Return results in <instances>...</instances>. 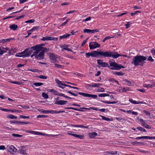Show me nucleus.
I'll use <instances>...</instances> for the list:
<instances>
[{
    "mask_svg": "<svg viewBox=\"0 0 155 155\" xmlns=\"http://www.w3.org/2000/svg\"><path fill=\"white\" fill-rule=\"evenodd\" d=\"M12 136L14 137H22V135H20L18 134H12Z\"/></svg>",
    "mask_w": 155,
    "mask_h": 155,
    "instance_id": "obj_58",
    "label": "nucleus"
},
{
    "mask_svg": "<svg viewBox=\"0 0 155 155\" xmlns=\"http://www.w3.org/2000/svg\"><path fill=\"white\" fill-rule=\"evenodd\" d=\"M110 67H112L110 68L111 70H119L121 68H124L125 67L121 64H119L115 62H112L109 61Z\"/></svg>",
    "mask_w": 155,
    "mask_h": 155,
    "instance_id": "obj_3",
    "label": "nucleus"
},
{
    "mask_svg": "<svg viewBox=\"0 0 155 155\" xmlns=\"http://www.w3.org/2000/svg\"><path fill=\"white\" fill-rule=\"evenodd\" d=\"M109 81L112 82H116L117 84H119L118 82L117 81L115 80L113 78H111L109 80Z\"/></svg>",
    "mask_w": 155,
    "mask_h": 155,
    "instance_id": "obj_49",
    "label": "nucleus"
},
{
    "mask_svg": "<svg viewBox=\"0 0 155 155\" xmlns=\"http://www.w3.org/2000/svg\"><path fill=\"white\" fill-rule=\"evenodd\" d=\"M7 118H8L11 119H17L18 117L16 116H15L12 114L8 115L7 116Z\"/></svg>",
    "mask_w": 155,
    "mask_h": 155,
    "instance_id": "obj_26",
    "label": "nucleus"
},
{
    "mask_svg": "<svg viewBox=\"0 0 155 155\" xmlns=\"http://www.w3.org/2000/svg\"><path fill=\"white\" fill-rule=\"evenodd\" d=\"M102 85L100 83H92V84H87L86 85L87 87H99Z\"/></svg>",
    "mask_w": 155,
    "mask_h": 155,
    "instance_id": "obj_12",
    "label": "nucleus"
},
{
    "mask_svg": "<svg viewBox=\"0 0 155 155\" xmlns=\"http://www.w3.org/2000/svg\"><path fill=\"white\" fill-rule=\"evenodd\" d=\"M120 56V54L117 52H114L110 51H101V57H112L114 58H116Z\"/></svg>",
    "mask_w": 155,
    "mask_h": 155,
    "instance_id": "obj_2",
    "label": "nucleus"
},
{
    "mask_svg": "<svg viewBox=\"0 0 155 155\" xmlns=\"http://www.w3.org/2000/svg\"><path fill=\"white\" fill-rule=\"evenodd\" d=\"M11 123H14L15 124H20L21 123V121H15V120H12L10 121Z\"/></svg>",
    "mask_w": 155,
    "mask_h": 155,
    "instance_id": "obj_35",
    "label": "nucleus"
},
{
    "mask_svg": "<svg viewBox=\"0 0 155 155\" xmlns=\"http://www.w3.org/2000/svg\"><path fill=\"white\" fill-rule=\"evenodd\" d=\"M29 48H28L26 49L24 51L22 52L21 53H20L19 54H21L22 55H24L25 54H26L27 52H28V50H29Z\"/></svg>",
    "mask_w": 155,
    "mask_h": 155,
    "instance_id": "obj_32",
    "label": "nucleus"
},
{
    "mask_svg": "<svg viewBox=\"0 0 155 155\" xmlns=\"http://www.w3.org/2000/svg\"><path fill=\"white\" fill-rule=\"evenodd\" d=\"M77 93L79 94L82 95L85 97H91L93 99H96L97 97V96L95 94H90L81 92Z\"/></svg>",
    "mask_w": 155,
    "mask_h": 155,
    "instance_id": "obj_5",
    "label": "nucleus"
},
{
    "mask_svg": "<svg viewBox=\"0 0 155 155\" xmlns=\"http://www.w3.org/2000/svg\"><path fill=\"white\" fill-rule=\"evenodd\" d=\"M16 51L15 50H14L13 49H10L9 52V53L10 54H12L14 53H15Z\"/></svg>",
    "mask_w": 155,
    "mask_h": 155,
    "instance_id": "obj_61",
    "label": "nucleus"
},
{
    "mask_svg": "<svg viewBox=\"0 0 155 155\" xmlns=\"http://www.w3.org/2000/svg\"><path fill=\"white\" fill-rule=\"evenodd\" d=\"M48 117V116L44 115H38L37 116V118H46Z\"/></svg>",
    "mask_w": 155,
    "mask_h": 155,
    "instance_id": "obj_42",
    "label": "nucleus"
},
{
    "mask_svg": "<svg viewBox=\"0 0 155 155\" xmlns=\"http://www.w3.org/2000/svg\"><path fill=\"white\" fill-rule=\"evenodd\" d=\"M30 133L36 135L39 134H41V133L39 132L35 131H30Z\"/></svg>",
    "mask_w": 155,
    "mask_h": 155,
    "instance_id": "obj_53",
    "label": "nucleus"
},
{
    "mask_svg": "<svg viewBox=\"0 0 155 155\" xmlns=\"http://www.w3.org/2000/svg\"><path fill=\"white\" fill-rule=\"evenodd\" d=\"M124 81L125 82L126 84H127V85L129 86H131L132 85V83L131 81L126 79L124 80Z\"/></svg>",
    "mask_w": 155,
    "mask_h": 155,
    "instance_id": "obj_30",
    "label": "nucleus"
},
{
    "mask_svg": "<svg viewBox=\"0 0 155 155\" xmlns=\"http://www.w3.org/2000/svg\"><path fill=\"white\" fill-rule=\"evenodd\" d=\"M91 56L94 57L98 58L101 56V51H95L91 52Z\"/></svg>",
    "mask_w": 155,
    "mask_h": 155,
    "instance_id": "obj_10",
    "label": "nucleus"
},
{
    "mask_svg": "<svg viewBox=\"0 0 155 155\" xmlns=\"http://www.w3.org/2000/svg\"><path fill=\"white\" fill-rule=\"evenodd\" d=\"M143 86L147 88H151L152 87V85L151 84H143Z\"/></svg>",
    "mask_w": 155,
    "mask_h": 155,
    "instance_id": "obj_31",
    "label": "nucleus"
},
{
    "mask_svg": "<svg viewBox=\"0 0 155 155\" xmlns=\"http://www.w3.org/2000/svg\"><path fill=\"white\" fill-rule=\"evenodd\" d=\"M8 50V48H5L2 47H0V55H2L4 53L7 52V51Z\"/></svg>",
    "mask_w": 155,
    "mask_h": 155,
    "instance_id": "obj_15",
    "label": "nucleus"
},
{
    "mask_svg": "<svg viewBox=\"0 0 155 155\" xmlns=\"http://www.w3.org/2000/svg\"><path fill=\"white\" fill-rule=\"evenodd\" d=\"M67 92L71 94L72 95H73L74 96H78V95L77 94H76L73 92H71V91H67Z\"/></svg>",
    "mask_w": 155,
    "mask_h": 155,
    "instance_id": "obj_59",
    "label": "nucleus"
},
{
    "mask_svg": "<svg viewBox=\"0 0 155 155\" xmlns=\"http://www.w3.org/2000/svg\"><path fill=\"white\" fill-rule=\"evenodd\" d=\"M115 118L117 120H118V121L121 122H123L124 121V120H126L124 118H122L121 117H116Z\"/></svg>",
    "mask_w": 155,
    "mask_h": 155,
    "instance_id": "obj_40",
    "label": "nucleus"
},
{
    "mask_svg": "<svg viewBox=\"0 0 155 155\" xmlns=\"http://www.w3.org/2000/svg\"><path fill=\"white\" fill-rule=\"evenodd\" d=\"M10 150L11 152L12 151L15 152L16 151L17 149L13 146L12 145L10 147Z\"/></svg>",
    "mask_w": 155,
    "mask_h": 155,
    "instance_id": "obj_36",
    "label": "nucleus"
},
{
    "mask_svg": "<svg viewBox=\"0 0 155 155\" xmlns=\"http://www.w3.org/2000/svg\"><path fill=\"white\" fill-rule=\"evenodd\" d=\"M129 91V88L127 87H121L120 89L119 90V92H125L127 91Z\"/></svg>",
    "mask_w": 155,
    "mask_h": 155,
    "instance_id": "obj_17",
    "label": "nucleus"
},
{
    "mask_svg": "<svg viewBox=\"0 0 155 155\" xmlns=\"http://www.w3.org/2000/svg\"><path fill=\"white\" fill-rule=\"evenodd\" d=\"M147 59L146 56L142 55H137L134 57L132 59L131 63L133 64L135 66L138 65L143 66L145 63L144 61Z\"/></svg>",
    "mask_w": 155,
    "mask_h": 155,
    "instance_id": "obj_1",
    "label": "nucleus"
},
{
    "mask_svg": "<svg viewBox=\"0 0 155 155\" xmlns=\"http://www.w3.org/2000/svg\"><path fill=\"white\" fill-rule=\"evenodd\" d=\"M147 60L151 62L154 61V60L152 58V57L151 56H149L148 57V58L147 59Z\"/></svg>",
    "mask_w": 155,
    "mask_h": 155,
    "instance_id": "obj_62",
    "label": "nucleus"
},
{
    "mask_svg": "<svg viewBox=\"0 0 155 155\" xmlns=\"http://www.w3.org/2000/svg\"><path fill=\"white\" fill-rule=\"evenodd\" d=\"M111 38L109 36H107L102 41V42H104L107 40Z\"/></svg>",
    "mask_w": 155,
    "mask_h": 155,
    "instance_id": "obj_63",
    "label": "nucleus"
},
{
    "mask_svg": "<svg viewBox=\"0 0 155 155\" xmlns=\"http://www.w3.org/2000/svg\"><path fill=\"white\" fill-rule=\"evenodd\" d=\"M102 102L104 103H106L107 104H116L117 103L116 101H111L109 102L107 101H101Z\"/></svg>",
    "mask_w": 155,
    "mask_h": 155,
    "instance_id": "obj_29",
    "label": "nucleus"
},
{
    "mask_svg": "<svg viewBox=\"0 0 155 155\" xmlns=\"http://www.w3.org/2000/svg\"><path fill=\"white\" fill-rule=\"evenodd\" d=\"M55 81L57 83L58 85L59 86H60V85H64V84H63V83L60 81L58 79H56L55 80Z\"/></svg>",
    "mask_w": 155,
    "mask_h": 155,
    "instance_id": "obj_37",
    "label": "nucleus"
},
{
    "mask_svg": "<svg viewBox=\"0 0 155 155\" xmlns=\"http://www.w3.org/2000/svg\"><path fill=\"white\" fill-rule=\"evenodd\" d=\"M89 137L91 138H93L97 135V134L95 132H93L88 134Z\"/></svg>",
    "mask_w": 155,
    "mask_h": 155,
    "instance_id": "obj_21",
    "label": "nucleus"
},
{
    "mask_svg": "<svg viewBox=\"0 0 155 155\" xmlns=\"http://www.w3.org/2000/svg\"><path fill=\"white\" fill-rule=\"evenodd\" d=\"M139 120L141 122L142 125L145 128L149 129H150L151 128V127L150 125L147 124L145 121L143 119H140Z\"/></svg>",
    "mask_w": 155,
    "mask_h": 155,
    "instance_id": "obj_11",
    "label": "nucleus"
},
{
    "mask_svg": "<svg viewBox=\"0 0 155 155\" xmlns=\"http://www.w3.org/2000/svg\"><path fill=\"white\" fill-rule=\"evenodd\" d=\"M38 77L40 79H46L47 78V77L46 76L43 75H40Z\"/></svg>",
    "mask_w": 155,
    "mask_h": 155,
    "instance_id": "obj_45",
    "label": "nucleus"
},
{
    "mask_svg": "<svg viewBox=\"0 0 155 155\" xmlns=\"http://www.w3.org/2000/svg\"><path fill=\"white\" fill-rule=\"evenodd\" d=\"M98 96L99 97H105L106 96H109V94H107L102 93V94H99L98 95Z\"/></svg>",
    "mask_w": 155,
    "mask_h": 155,
    "instance_id": "obj_33",
    "label": "nucleus"
},
{
    "mask_svg": "<svg viewBox=\"0 0 155 155\" xmlns=\"http://www.w3.org/2000/svg\"><path fill=\"white\" fill-rule=\"evenodd\" d=\"M20 117L21 118L23 119H29L30 118L29 116H24L22 115H20Z\"/></svg>",
    "mask_w": 155,
    "mask_h": 155,
    "instance_id": "obj_57",
    "label": "nucleus"
},
{
    "mask_svg": "<svg viewBox=\"0 0 155 155\" xmlns=\"http://www.w3.org/2000/svg\"><path fill=\"white\" fill-rule=\"evenodd\" d=\"M100 45L96 42H91L89 43V47L90 49H94L97 48H99Z\"/></svg>",
    "mask_w": 155,
    "mask_h": 155,
    "instance_id": "obj_7",
    "label": "nucleus"
},
{
    "mask_svg": "<svg viewBox=\"0 0 155 155\" xmlns=\"http://www.w3.org/2000/svg\"><path fill=\"white\" fill-rule=\"evenodd\" d=\"M141 11H135L134 13H130L131 15L132 16H133L134 15H136L137 14V13H140Z\"/></svg>",
    "mask_w": 155,
    "mask_h": 155,
    "instance_id": "obj_54",
    "label": "nucleus"
},
{
    "mask_svg": "<svg viewBox=\"0 0 155 155\" xmlns=\"http://www.w3.org/2000/svg\"><path fill=\"white\" fill-rule=\"evenodd\" d=\"M44 84L42 83H35L33 84V85H35L36 86H41L42 85H43Z\"/></svg>",
    "mask_w": 155,
    "mask_h": 155,
    "instance_id": "obj_44",
    "label": "nucleus"
},
{
    "mask_svg": "<svg viewBox=\"0 0 155 155\" xmlns=\"http://www.w3.org/2000/svg\"><path fill=\"white\" fill-rule=\"evenodd\" d=\"M55 67L58 68H62V66L60 64H54Z\"/></svg>",
    "mask_w": 155,
    "mask_h": 155,
    "instance_id": "obj_60",
    "label": "nucleus"
},
{
    "mask_svg": "<svg viewBox=\"0 0 155 155\" xmlns=\"http://www.w3.org/2000/svg\"><path fill=\"white\" fill-rule=\"evenodd\" d=\"M15 39H14L12 38H11L9 39H2L1 40H0V43H4L6 42H7L10 41L11 40H14Z\"/></svg>",
    "mask_w": 155,
    "mask_h": 155,
    "instance_id": "obj_22",
    "label": "nucleus"
},
{
    "mask_svg": "<svg viewBox=\"0 0 155 155\" xmlns=\"http://www.w3.org/2000/svg\"><path fill=\"white\" fill-rule=\"evenodd\" d=\"M143 111L144 113L146 115H150V112L147 111L146 110H143Z\"/></svg>",
    "mask_w": 155,
    "mask_h": 155,
    "instance_id": "obj_64",
    "label": "nucleus"
},
{
    "mask_svg": "<svg viewBox=\"0 0 155 155\" xmlns=\"http://www.w3.org/2000/svg\"><path fill=\"white\" fill-rule=\"evenodd\" d=\"M18 26L17 25L15 24H12L9 26V28L12 30L15 31L16 30Z\"/></svg>",
    "mask_w": 155,
    "mask_h": 155,
    "instance_id": "obj_20",
    "label": "nucleus"
},
{
    "mask_svg": "<svg viewBox=\"0 0 155 155\" xmlns=\"http://www.w3.org/2000/svg\"><path fill=\"white\" fill-rule=\"evenodd\" d=\"M33 50H33V49H31L29 51L28 50V52H27L26 54L23 55V57L24 58L29 56L30 55H31Z\"/></svg>",
    "mask_w": 155,
    "mask_h": 155,
    "instance_id": "obj_19",
    "label": "nucleus"
},
{
    "mask_svg": "<svg viewBox=\"0 0 155 155\" xmlns=\"http://www.w3.org/2000/svg\"><path fill=\"white\" fill-rule=\"evenodd\" d=\"M42 97L45 99H47L48 97V95L45 93H42Z\"/></svg>",
    "mask_w": 155,
    "mask_h": 155,
    "instance_id": "obj_43",
    "label": "nucleus"
},
{
    "mask_svg": "<svg viewBox=\"0 0 155 155\" xmlns=\"http://www.w3.org/2000/svg\"><path fill=\"white\" fill-rule=\"evenodd\" d=\"M48 91L49 92H52L53 94L56 95H58L59 93L58 91L54 90L53 89H48Z\"/></svg>",
    "mask_w": 155,
    "mask_h": 155,
    "instance_id": "obj_18",
    "label": "nucleus"
},
{
    "mask_svg": "<svg viewBox=\"0 0 155 155\" xmlns=\"http://www.w3.org/2000/svg\"><path fill=\"white\" fill-rule=\"evenodd\" d=\"M71 35L70 34H65L62 36H60L59 37V38L60 39H61L63 38H65L69 37Z\"/></svg>",
    "mask_w": 155,
    "mask_h": 155,
    "instance_id": "obj_24",
    "label": "nucleus"
},
{
    "mask_svg": "<svg viewBox=\"0 0 155 155\" xmlns=\"http://www.w3.org/2000/svg\"><path fill=\"white\" fill-rule=\"evenodd\" d=\"M104 89L103 88L101 87L97 90V91L99 92H103L104 91Z\"/></svg>",
    "mask_w": 155,
    "mask_h": 155,
    "instance_id": "obj_55",
    "label": "nucleus"
},
{
    "mask_svg": "<svg viewBox=\"0 0 155 155\" xmlns=\"http://www.w3.org/2000/svg\"><path fill=\"white\" fill-rule=\"evenodd\" d=\"M72 127H79L81 128H85L87 129L88 128V126H84L82 125H77L74 124H71V125Z\"/></svg>",
    "mask_w": 155,
    "mask_h": 155,
    "instance_id": "obj_23",
    "label": "nucleus"
},
{
    "mask_svg": "<svg viewBox=\"0 0 155 155\" xmlns=\"http://www.w3.org/2000/svg\"><path fill=\"white\" fill-rule=\"evenodd\" d=\"M47 49L46 48H44L43 50H42L37 55H36L35 58L36 59H43L44 58V53L46 51Z\"/></svg>",
    "mask_w": 155,
    "mask_h": 155,
    "instance_id": "obj_6",
    "label": "nucleus"
},
{
    "mask_svg": "<svg viewBox=\"0 0 155 155\" xmlns=\"http://www.w3.org/2000/svg\"><path fill=\"white\" fill-rule=\"evenodd\" d=\"M131 143L132 144L134 145H138V144H142V143L141 142L135 141Z\"/></svg>",
    "mask_w": 155,
    "mask_h": 155,
    "instance_id": "obj_38",
    "label": "nucleus"
},
{
    "mask_svg": "<svg viewBox=\"0 0 155 155\" xmlns=\"http://www.w3.org/2000/svg\"><path fill=\"white\" fill-rule=\"evenodd\" d=\"M48 113H51L52 114H59V113H63L65 111L63 110V111H57L56 110H48Z\"/></svg>",
    "mask_w": 155,
    "mask_h": 155,
    "instance_id": "obj_16",
    "label": "nucleus"
},
{
    "mask_svg": "<svg viewBox=\"0 0 155 155\" xmlns=\"http://www.w3.org/2000/svg\"><path fill=\"white\" fill-rule=\"evenodd\" d=\"M35 21V20L33 19H32L27 21H25V22L26 23H33Z\"/></svg>",
    "mask_w": 155,
    "mask_h": 155,
    "instance_id": "obj_50",
    "label": "nucleus"
},
{
    "mask_svg": "<svg viewBox=\"0 0 155 155\" xmlns=\"http://www.w3.org/2000/svg\"><path fill=\"white\" fill-rule=\"evenodd\" d=\"M103 61L100 59L97 60V63L98 64L101 65L102 67H108V68H110V66L108 65L107 63L104 62H101Z\"/></svg>",
    "mask_w": 155,
    "mask_h": 155,
    "instance_id": "obj_9",
    "label": "nucleus"
},
{
    "mask_svg": "<svg viewBox=\"0 0 155 155\" xmlns=\"http://www.w3.org/2000/svg\"><path fill=\"white\" fill-rule=\"evenodd\" d=\"M58 38H54L53 37L48 36V39L49 40H54L56 41L58 40Z\"/></svg>",
    "mask_w": 155,
    "mask_h": 155,
    "instance_id": "obj_34",
    "label": "nucleus"
},
{
    "mask_svg": "<svg viewBox=\"0 0 155 155\" xmlns=\"http://www.w3.org/2000/svg\"><path fill=\"white\" fill-rule=\"evenodd\" d=\"M50 54L49 57L51 62L54 63H57L58 62V57L55 55L53 53H50Z\"/></svg>",
    "mask_w": 155,
    "mask_h": 155,
    "instance_id": "obj_8",
    "label": "nucleus"
},
{
    "mask_svg": "<svg viewBox=\"0 0 155 155\" xmlns=\"http://www.w3.org/2000/svg\"><path fill=\"white\" fill-rule=\"evenodd\" d=\"M43 48L40 45H36L31 48V49L34 50V51L33 52L35 56Z\"/></svg>",
    "mask_w": 155,
    "mask_h": 155,
    "instance_id": "obj_4",
    "label": "nucleus"
},
{
    "mask_svg": "<svg viewBox=\"0 0 155 155\" xmlns=\"http://www.w3.org/2000/svg\"><path fill=\"white\" fill-rule=\"evenodd\" d=\"M70 20L69 19H67L66 21L64 22V23H62L60 25V26H63L65 25H66L68 22Z\"/></svg>",
    "mask_w": 155,
    "mask_h": 155,
    "instance_id": "obj_48",
    "label": "nucleus"
},
{
    "mask_svg": "<svg viewBox=\"0 0 155 155\" xmlns=\"http://www.w3.org/2000/svg\"><path fill=\"white\" fill-rule=\"evenodd\" d=\"M18 152L20 154H23V155H26L27 154L25 150H22V149L19 150Z\"/></svg>",
    "mask_w": 155,
    "mask_h": 155,
    "instance_id": "obj_25",
    "label": "nucleus"
},
{
    "mask_svg": "<svg viewBox=\"0 0 155 155\" xmlns=\"http://www.w3.org/2000/svg\"><path fill=\"white\" fill-rule=\"evenodd\" d=\"M100 116L102 117V119L103 120L107 121H110V119L109 118H106L105 117L103 116Z\"/></svg>",
    "mask_w": 155,
    "mask_h": 155,
    "instance_id": "obj_46",
    "label": "nucleus"
},
{
    "mask_svg": "<svg viewBox=\"0 0 155 155\" xmlns=\"http://www.w3.org/2000/svg\"><path fill=\"white\" fill-rule=\"evenodd\" d=\"M155 139V136L154 137H150L147 136H144L137 137L135 138L136 139Z\"/></svg>",
    "mask_w": 155,
    "mask_h": 155,
    "instance_id": "obj_13",
    "label": "nucleus"
},
{
    "mask_svg": "<svg viewBox=\"0 0 155 155\" xmlns=\"http://www.w3.org/2000/svg\"><path fill=\"white\" fill-rule=\"evenodd\" d=\"M129 101L131 103L134 104H139V103L138 102H137L135 101H134L132 99H129Z\"/></svg>",
    "mask_w": 155,
    "mask_h": 155,
    "instance_id": "obj_41",
    "label": "nucleus"
},
{
    "mask_svg": "<svg viewBox=\"0 0 155 155\" xmlns=\"http://www.w3.org/2000/svg\"><path fill=\"white\" fill-rule=\"evenodd\" d=\"M114 74L115 75L118 76H122L124 74L123 73L121 72H115Z\"/></svg>",
    "mask_w": 155,
    "mask_h": 155,
    "instance_id": "obj_39",
    "label": "nucleus"
},
{
    "mask_svg": "<svg viewBox=\"0 0 155 155\" xmlns=\"http://www.w3.org/2000/svg\"><path fill=\"white\" fill-rule=\"evenodd\" d=\"M83 32L84 33H91V30L89 29H85L83 30Z\"/></svg>",
    "mask_w": 155,
    "mask_h": 155,
    "instance_id": "obj_47",
    "label": "nucleus"
},
{
    "mask_svg": "<svg viewBox=\"0 0 155 155\" xmlns=\"http://www.w3.org/2000/svg\"><path fill=\"white\" fill-rule=\"evenodd\" d=\"M67 102V101H64L63 100H59L56 101L54 104L58 105H63L65 104Z\"/></svg>",
    "mask_w": 155,
    "mask_h": 155,
    "instance_id": "obj_14",
    "label": "nucleus"
},
{
    "mask_svg": "<svg viewBox=\"0 0 155 155\" xmlns=\"http://www.w3.org/2000/svg\"><path fill=\"white\" fill-rule=\"evenodd\" d=\"M131 24L132 23H130V22H127V23L125 24V25L126 26V28L127 29L130 27V24Z\"/></svg>",
    "mask_w": 155,
    "mask_h": 155,
    "instance_id": "obj_51",
    "label": "nucleus"
},
{
    "mask_svg": "<svg viewBox=\"0 0 155 155\" xmlns=\"http://www.w3.org/2000/svg\"><path fill=\"white\" fill-rule=\"evenodd\" d=\"M106 153H108L109 154H110L112 155H114L115 154H117V151H107Z\"/></svg>",
    "mask_w": 155,
    "mask_h": 155,
    "instance_id": "obj_27",
    "label": "nucleus"
},
{
    "mask_svg": "<svg viewBox=\"0 0 155 155\" xmlns=\"http://www.w3.org/2000/svg\"><path fill=\"white\" fill-rule=\"evenodd\" d=\"M41 40L43 41L49 40L48 36H47L45 37H44L42 39H41Z\"/></svg>",
    "mask_w": 155,
    "mask_h": 155,
    "instance_id": "obj_56",
    "label": "nucleus"
},
{
    "mask_svg": "<svg viewBox=\"0 0 155 155\" xmlns=\"http://www.w3.org/2000/svg\"><path fill=\"white\" fill-rule=\"evenodd\" d=\"M99 31L98 29L91 30V33L93 34L95 32H97Z\"/></svg>",
    "mask_w": 155,
    "mask_h": 155,
    "instance_id": "obj_52",
    "label": "nucleus"
},
{
    "mask_svg": "<svg viewBox=\"0 0 155 155\" xmlns=\"http://www.w3.org/2000/svg\"><path fill=\"white\" fill-rule=\"evenodd\" d=\"M38 111L40 112L41 113L43 114H47L48 113V110H45L43 109H38Z\"/></svg>",
    "mask_w": 155,
    "mask_h": 155,
    "instance_id": "obj_28",
    "label": "nucleus"
}]
</instances>
